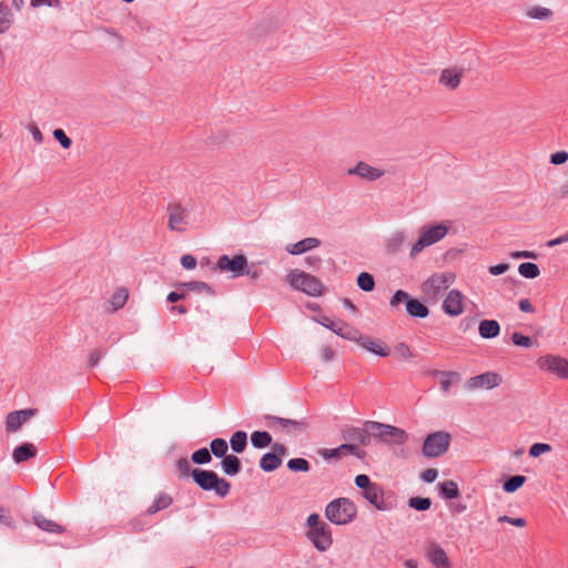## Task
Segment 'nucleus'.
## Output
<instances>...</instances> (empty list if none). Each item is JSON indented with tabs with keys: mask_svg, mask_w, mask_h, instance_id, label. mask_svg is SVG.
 Wrapping results in <instances>:
<instances>
[{
	"mask_svg": "<svg viewBox=\"0 0 568 568\" xmlns=\"http://www.w3.org/2000/svg\"><path fill=\"white\" fill-rule=\"evenodd\" d=\"M13 22V16L11 13L10 8L4 4L0 3V33L7 32Z\"/></svg>",
	"mask_w": 568,
	"mask_h": 568,
	"instance_id": "e433bc0d",
	"label": "nucleus"
},
{
	"mask_svg": "<svg viewBox=\"0 0 568 568\" xmlns=\"http://www.w3.org/2000/svg\"><path fill=\"white\" fill-rule=\"evenodd\" d=\"M400 303H405L406 312L409 316L416 318H425L429 314L428 307L420 301L413 298L403 290H397L389 301L392 307H397Z\"/></svg>",
	"mask_w": 568,
	"mask_h": 568,
	"instance_id": "0eeeda50",
	"label": "nucleus"
},
{
	"mask_svg": "<svg viewBox=\"0 0 568 568\" xmlns=\"http://www.w3.org/2000/svg\"><path fill=\"white\" fill-rule=\"evenodd\" d=\"M454 273H435L423 283L422 290L427 296L437 298L454 283Z\"/></svg>",
	"mask_w": 568,
	"mask_h": 568,
	"instance_id": "1a4fd4ad",
	"label": "nucleus"
},
{
	"mask_svg": "<svg viewBox=\"0 0 568 568\" xmlns=\"http://www.w3.org/2000/svg\"><path fill=\"white\" fill-rule=\"evenodd\" d=\"M323 326H325L326 328L333 331L335 333V331H338V324L339 322H334L333 320H331L329 317L327 316H324L322 318V321L320 322Z\"/></svg>",
	"mask_w": 568,
	"mask_h": 568,
	"instance_id": "0e129e2a",
	"label": "nucleus"
},
{
	"mask_svg": "<svg viewBox=\"0 0 568 568\" xmlns=\"http://www.w3.org/2000/svg\"><path fill=\"white\" fill-rule=\"evenodd\" d=\"M335 334L347 338V339H354L357 341V337L359 335L358 331H356L354 327L348 325L347 323L339 322L338 324V331H335Z\"/></svg>",
	"mask_w": 568,
	"mask_h": 568,
	"instance_id": "a18cd8bd",
	"label": "nucleus"
},
{
	"mask_svg": "<svg viewBox=\"0 0 568 568\" xmlns=\"http://www.w3.org/2000/svg\"><path fill=\"white\" fill-rule=\"evenodd\" d=\"M38 413V409L26 408L21 410H14L7 415L6 429L8 433L17 432L26 422L33 417Z\"/></svg>",
	"mask_w": 568,
	"mask_h": 568,
	"instance_id": "2eb2a0df",
	"label": "nucleus"
},
{
	"mask_svg": "<svg viewBox=\"0 0 568 568\" xmlns=\"http://www.w3.org/2000/svg\"><path fill=\"white\" fill-rule=\"evenodd\" d=\"M511 342L516 346H520V347H524L526 349H535L536 347H538V341L536 338L523 335L519 332H514L511 334Z\"/></svg>",
	"mask_w": 568,
	"mask_h": 568,
	"instance_id": "72a5a7b5",
	"label": "nucleus"
},
{
	"mask_svg": "<svg viewBox=\"0 0 568 568\" xmlns=\"http://www.w3.org/2000/svg\"><path fill=\"white\" fill-rule=\"evenodd\" d=\"M568 161V152L558 151L550 155V163L555 165L564 164Z\"/></svg>",
	"mask_w": 568,
	"mask_h": 568,
	"instance_id": "4d7b16f0",
	"label": "nucleus"
},
{
	"mask_svg": "<svg viewBox=\"0 0 568 568\" xmlns=\"http://www.w3.org/2000/svg\"><path fill=\"white\" fill-rule=\"evenodd\" d=\"M222 470L227 476H235L241 471V460L235 455H226L221 462Z\"/></svg>",
	"mask_w": 568,
	"mask_h": 568,
	"instance_id": "bb28decb",
	"label": "nucleus"
},
{
	"mask_svg": "<svg viewBox=\"0 0 568 568\" xmlns=\"http://www.w3.org/2000/svg\"><path fill=\"white\" fill-rule=\"evenodd\" d=\"M499 523H508L513 526H516V527H525L526 526V520L521 517L519 518H511L509 516H506V515H503V516H499L498 519H497Z\"/></svg>",
	"mask_w": 568,
	"mask_h": 568,
	"instance_id": "6e6d98bb",
	"label": "nucleus"
},
{
	"mask_svg": "<svg viewBox=\"0 0 568 568\" xmlns=\"http://www.w3.org/2000/svg\"><path fill=\"white\" fill-rule=\"evenodd\" d=\"M37 455V448L31 443H23L16 447L12 453V458L17 464L23 463L33 458Z\"/></svg>",
	"mask_w": 568,
	"mask_h": 568,
	"instance_id": "b1692460",
	"label": "nucleus"
},
{
	"mask_svg": "<svg viewBox=\"0 0 568 568\" xmlns=\"http://www.w3.org/2000/svg\"><path fill=\"white\" fill-rule=\"evenodd\" d=\"M478 333L483 338H494L500 333V325L496 320H483L478 325Z\"/></svg>",
	"mask_w": 568,
	"mask_h": 568,
	"instance_id": "393cba45",
	"label": "nucleus"
},
{
	"mask_svg": "<svg viewBox=\"0 0 568 568\" xmlns=\"http://www.w3.org/2000/svg\"><path fill=\"white\" fill-rule=\"evenodd\" d=\"M285 282L296 291H301L310 296H321L324 291V284L316 276L298 268L292 270L285 276Z\"/></svg>",
	"mask_w": 568,
	"mask_h": 568,
	"instance_id": "f257e3e1",
	"label": "nucleus"
},
{
	"mask_svg": "<svg viewBox=\"0 0 568 568\" xmlns=\"http://www.w3.org/2000/svg\"><path fill=\"white\" fill-rule=\"evenodd\" d=\"M426 555L435 568H452L446 551L439 545L430 542L427 547Z\"/></svg>",
	"mask_w": 568,
	"mask_h": 568,
	"instance_id": "aec40b11",
	"label": "nucleus"
},
{
	"mask_svg": "<svg viewBox=\"0 0 568 568\" xmlns=\"http://www.w3.org/2000/svg\"><path fill=\"white\" fill-rule=\"evenodd\" d=\"M231 448L234 453H242L247 446V434L243 430H236L230 439Z\"/></svg>",
	"mask_w": 568,
	"mask_h": 568,
	"instance_id": "473e14b6",
	"label": "nucleus"
},
{
	"mask_svg": "<svg viewBox=\"0 0 568 568\" xmlns=\"http://www.w3.org/2000/svg\"><path fill=\"white\" fill-rule=\"evenodd\" d=\"M450 435L439 430L426 436L423 444V455L427 458H436L444 455L450 445Z\"/></svg>",
	"mask_w": 568,
	"mask_h": 568,
	"instance_id": "423d86ee",
	"label": "nucleus"
},
{
	"mask_svg": "<svg viewBox=\"0 0 568 568\" xmlns=\"http://www.w3.org/2000/svg\"><path fill=\"white\" fill-rule=\"evenodd\" d=\"M191 459L194 464L205 465L212 460V456H211L210 450L204 447V448H200V449L195 450L192 454Z\"/></svg>",
	"mask_w": 568,
	"mask_h": 568,
	"instance_id": "de8ad7c7",
	"label": "nucleus"
},
{
	"mask_svg": "<svg viewBox=\"0 0 568 568\" xmlns=\"http://www.w3.org/2000/svg\"><path fill=\"white\" fill-rule=\"evenodd\" d=\"M503 376L496 372H485L468 378L464 388L467 392L490 390L503 384Z\"/></svg>",
	"mask_w": 568,
	"mask_h": 568,
	"instance_id": "6e6552de",
	"label": "nucleus"
},
{
	"mask_svg": "<svg viewBox=\"0 0 568 568\" xmlns=\"http://www.w3.org/2000/svg\"><path fill=\"white\" fill-rule=\"evenodd\" d=\"M551 450V446L549 444L536 443L529 449V455L531 457H539L541 454L549 453Z\"/></svg>",
	"mask_w": 568,
	"mask_h": 568,
	"instance_id": "603ef678",
	"label": "nucleus"
},
{
	"mask_svg": "<svg viewBox=\"0 0 568 568\" xmlns=\"http://www.w3.org/2000/svg\"><path fill=\"white\" fill-rule=\"evenodd\" d=\"M169 211V223L168 226L171 231L184 232L186 225L187 212L186 209L181 204H170Z\"/></svg>",
	"mask_w": 568,
	"mask_h": 568,
	"instance_id": "dca6fc26",
	"label": "nucleus"
},
{
	"mask_svg": "<svg viewBox=\"0 0 568 568\" xmlns=\"http://www.w3.org/2000/svg\"><path fill=\"white\" fill-rule=\"evenodd\" d=\"M251 443L255 448L267 447L272 443V437L267 432H253Z\"/></svg>",
	"mask_w": 568,
	"mask_h": 568,
	"instance_id": "a19ab883",
	"label": "nucleus"
},
{
	"mask_svg": "<svg viewBox=\"0 0 568 568\" xmlns=\"http://www.w3.org/2000/svg\"><path fill=\"white\" fill-rule=\"evenodd\" d=\"M176 287L186 288L197 293H205L207 295H215V291L207 283L202 281L181 282L176 284Z\"/></svg>",
	"mask_w": 568,
	"mask_h": 568,
	"instance_id": "c756f323",
	"label": "nucleus"
},
{
	"mask_svg": "<svg viewBox=\"0 0 568 568\" xmlns=\"http://www.w3.org/2000/svg\"><path fill=\"white\" fill-rule=\"evenodd\" d=\"M129 298V292L125 287H119L110 298L112 311H119L122 308Z\"/></svg>",
	"mask_w": 568,
	"mask_h": 568,
	"instance_id": "c9c22d12",
	"label": "nucleus"
},
{
	"mask_svg": "<svg viewBox=\"0 0 568 568\" xmlns=\"http://www.w3.org/2000/svg\"><path fill=\"white\" fill-rule=\"evenodd\" d=\"M364 498L376 507L378 510H385L384 493L379 485L373 484L369 488L363 491Z\"/></svg>",
	"mask_w": 568,
	"mask_h": 568,
	"instance_id": "412c9836",
	"label": "nucleus"
},
{
	"mask_svg": "<svg viewBox=\"0 0 568 568\" xmlns=\"http://www.w3.org/2000/svg\"><path fill=\"white\" fill-rule=\"evenodd\" d=\"M347 175H356L363 180L373 182L381 179L384 175V171L364 161H359L355 166L347 170Z\"/></svg>",
	"mask_w": 568,
	"mask_h": 568,
	"instance_id": "a211bd4d",
	"label": "nucleus"
},
{
	"mask_svg": "<svg viewBox=\"0 0 568 568\" xmlns=\"http://www.w3.org/2000/svg\"><path fill=\"white\" fill-rule=\"evenodd\" d=\"M408 506L419 511H425L430 508L432 500L428 497H412L408 499Z\"/></svg>",
	"mask_w": 568,
	"mask_h": 568,
	"instance_id": "49530a36",
	"label": "nucleus"
},
{
	"mask_svg": "<svg viewBox=\"0 0 568 568\" xmlns=\"http://www.w3.org/2000/svg\"><path fill=\"white\" fill-rule=\"evenodd\" d=\"M192 478L201 489L205 491L214 490L219 497L223 498L230 493L231 484L225 478L219 477L214 470L194 468Z\"/></svg>",
	"mask_w": 568,
	"mask_h": 568,
	"instance_id": "f03ea898",
	"label": "nucleus"
},
{
	"mask_svg": "<svg viewBox=\"0 0 568 568\" xmlns=\"http://www.w3.org/2000/svg\"><path fill=\"white\" fill-rule=\"evenodd\" d=\"M434 374L442 376L440 387L445 393L449 390L454 382H458L460 379V375L456 372L435 371Z\"/></svg>",
	"mask_w": 568,
	"mask_h": 568,
	"instance_id": "4c0bfd02",
	"label": "nucleus"
},
{
	"mask_svg": "<svg viewBox=\"0 0 568 568\" xmlns=\"http://www.w3.org/2000/svg\"><path fill=\"white\" fill-rule=\"evenodd\" d=\"M244 275H247L251 280H258L263 275V270L255 264L251 266H246L244 270Z\"/></svg>",
	"mask_w": 568,
	"mask_h": 568,
	"instance_id": "5fc2aeb1",
	"label": "nucleus"
},
{
	"mask_svg": "<svg viewBox=\"0 0 568 568\" xmlns=\"http://www.w3.org/2000/svg\"><path fill=\"white\" fill-rule=\"evenodd\" d=\"M0 524L10 528L16 527L12 516L2 506H0Z\"/></svg>",
	"mask_w": 568,
	"mask_h": 568,
	"instance_id": "864d4df0",
	"label": "nucleus"
},
{
	"mask_svg": "<svg viewBox=\"0 0 568 568\" xmlns=\"http://www.w3.org/2000/svg\"><path fill=\"white\" fill-rule=\"evenodd\" d=\"M356 282H357L358 287L361 290H363L364 292H372L375 287L374 277L367 272H362L357 276Z\"/></svg>",
	"mask_w": 568,
	"mask_h": 568,
	"instance_id": "c03bdc74",
	"label": "nucleus"
},
{
	"mask_svg": "<svg viewBox=\"0 0 568 568\" xmlns=\"http://www.w3.org/2000/svg\"><path fill=\"white\" fill-rule=\"evenodd\" d=\"M356 515L355 504L346 497L332 500L325 508V517L335 525H346L353 521Z\"/></svg>",
	"mask_w": 568,
	"mask_h": 568,
	"instance_id": "7ed1b4c3",
	"label": "nucleus"
},
{
	"mask_svg": "<svg viewBox=\"0 0 568 568\" xmlns=\"http://www.w3.org/2000/svg\"><path fill=\"white\" fill-rule=\"evenodd\" d=\"M519 274L525 278H536L539 276L540 271L537 264L531 262H524L518 266Z\"/></svg>",
	"mask_w": 568,
	"mask_h": 568,
	"instance_id": "ea45409f",
	"label": "nucleus"
},
{
	"mask_svg": "<svg viewBox=\"0 0 568 568\" xmlns=\"http://www.w3.org/2000/svg\"><path fill=\"white\" fill-rule=\"evenodd\" d=\"M368 427L373 429V437L379 439L388 445H403L406 443L407 433L393 425L383 424L379 422L368 420Z\"/></svg>",
	"mask_w": 568,
	"mask_h": 568,
	"instance_id": "20e7f679",
	"label": "nucleus"
},
{
	"mask_svg": "<svg viewBox=\"0 0 568 568\" xmlns=\"http://www.w3.org/2000/svg\"><path fill=\"white\" fill-rule=\"evenodd\" d=\"M462 77V71H456L454 69H444L439 77V83L450 90H455L459 87Z\"/></svg>",
	"mask_w": 568,
	"mask_h": 568,
	"instance_id": "5701e85b",
	"label": "nucleus"
},
{
	"mask_svg": "<svg viewBox=\"0 0 568 568\" xmlns=\"http://www.w3.org/2000/svg\"><path fill=\"white\" fill-rule=\"evenodd\" d=\"M53 138L61 144L63 149H69L72 144L71 139L62 129H55L53 131Z\"/></svg>",
	"mask_w": 568,
	"mask_h": 568,
	"instance_id": "3c124183",
	"label": "nucleus"
},
{
	"mask_svg": "<svg viewBox=\"0 0 568 568\" xmlns=\"http://www.w3.org/2000/svg\"><path fill=\"white\" fill-rule=\"evenodd\" d=\"M357 342L364 349L374 355H388V352L385 351L377 341L369 336L358 335Z\"/></svg>",
	"mask_w": 568,
	"mask_h": 568,
	"instance_id": "c85d7f7f",
	"label": "nucleus"
},
{
	"mask_svg": "<svg viewBox=\"0 0 568 568\" xmlns=\"http://www.w3.org/2000/svg\"><path fill=\"white\" fill-rule=\"evenodd\" d=\"M306 536L320 551L327 550L333 542L332 532L327 524L308 529Z\"/></svg>",
	"mask_w": 568,
	"mask_h": 568,
	"instance_id": "f8f14e48",
	"label": "nucleus"
},
{
	"mask_svg": "<svg viewBox=\"0 0 568 568\" xmlns=\"http://www.w3.org/2000/svg\"><path fill=\"white\" fill-rule=\"evenodd\" d=\"M173 503V498L165 493L160 494L153 504L146 509L148 515H154L160 510L166 509Z\"/></svg>",
	"mask_w": 568,
	"mask_h": 568,
	"instance_id": "7c9ffc66",
	"label": "nucleus"
},
{
	"mask_svg": "<svg viewBox=\"0 0 568 568\" xmlns=\"http://www.w3.org/2000/svg\"><path fill=\"white\" fill-rule=\"evenodd\" d=\"M323 524H325V523L321 520V517L317 514H311L307 517V526L310 527V529L317 527L320 525H323Z\"/></svg>",
	"mask_w": 568,
	"mask_h": 568,
	"instance_id": "338daca9",
	"label": "nucleus"
},
{
	"mask_svg": "<svg viewBox=\"0 0 568 568\" xmlns=\"http://www.w3.org/2000/svg\"><path fill=\"white\" fill-rule=\"evenodd\" d=\"M287 467L292 471H308L310 463L304 458H292L287 462Z\"/></svg>",
	"mask_w": 568,
	"mask_h": 568,
	"instance_id": "8fccbe9b",
	"label": "nucleus"
},
{
	"mask_svg": "<svg viewBox=\"0 0 568 568\" xmlns=\"http://www.w3.org/2000/svg\"><path fill=\"white\" fill-rule=\"evenodd\" d=\"M449 227L444 223L423 229L418 240L412 245L409 256L415 258L425 247L430 246L448 233Z\"/></svg>",
	"mask_w": 568,
	"mask_h": 568,
	"instance_id": "39448f33",
	"label": "nucleus"
},
{
	"mask_svg": "<svg viewBox=\"0 0 568 568\" xmlns=\"http://www.w3.org/2000/svg\"><path fill=\"white\" fill-rule=\"evenodd\" d=\"M196 258L195 256L191 255V254H185L181 257V265L185 268V270H193L195 268L196 266Z\"/></svg>",
	"mask_w": 568,
	"mask_h": 568,
	"instance_id": "bf43d9fd",
	"label": "nucleus"
},
{
	"mask_svg": "<svg viewBox=\"0 0 568 568\" xmlns=\"http://www.w3.org/2000/svg\"><path fill=\"white\" fill-rule=\"evenodd\" d=\"M464 295L458 290H452L443 302V310L450 316H458L463 313Z\"/></svg>",
	"mask_w": 568,
	"mask_h": 568,
	"instance_id": "6ab92c4d",
	"label": "nucleus"
},
{
	"mask_svg": "<svg viewBox=\"0 0 568 568\" xmlns=\"http://www.w3.org/2000/svg\"><path fill=\"white\" fill-rule=\"evenodd\" d=\"M175 469L180 478H187L192 476L191 463L186 457H180L175 462Z\"/></svg>",
	"mask_w": 568,
	"mask_h": 568,
	"instance_id": "79ce46f5",
	"label": "nucleus"
},
{
	"mask_svg": "<svg viewBox=\"0 0 568 568\" xmlns=\"http://www.w3.org/2000/svg\"><path fill=\"white\" fill-rule=\"evenodd\" d=\"M566 242H568V232L566 234H564V235H560V236H558L556 239H552V240L548 241L546 243V246L547 247H554V246L564 244Z\"/></svg>",
	"mask_w": 568,
	"mask_h": 568,
	"instance_id": "69168bd1",
	"label": "nucleus"
},
{
	"mask_svg": "<svg viewBox=\"0 0 568 568\" xmlns=\"http://www.w3.org/2000/svg\"><path fill=\"white\" fill-rule=\"evenodd\" d=\"M407 236L404 231H397L386 240L385 250L387 254L398 253L406 243Z\"/></svg>",
	"mask_w": 568,
	"mask_h": 568,
	"instance_id": "a878e982",
	"label": "nucleus"
},
{
	"mask_svg": "<svg viewBox=\"0 0 568 568\" xmlns=\"http://www.w3.org/2000/svg\"><path fill=\"white\" fill-rule=\"evenodd\" d=\"M526 481V477L523 476V475H515V476H511L509 477L505 483H504V490L506 493H514L516 491L518 488H520Z\"/></svg>",
	"mask_w": 568,
	"mask_h": 568,
	"instance_id": "37998d69",
	"label": "nucleus"
},
{
	"mask_svg": "<svg viewBox=\"0 0 568 568\" xmlns=\"http://www.w3.org/2000/svg\"><path fill=\"white\" fill-rule=\"evenodd\" d=\"M437 475H438L437 469H435V468H427V469H425V470L422 473L420 478H422L425 483H433V481H435V480H436Z\"/></svg>",
	"mask_w": 568,
	"mask_h": 568,
	"instance_id": "052dcab7",
	"label": "nucleus"
},
{
	"mask_svg": "<svg viewBox=\"0 0 568 568\" xmlns=\"http://www.w3.org/2000/svg\"><path fill=\"white\" fill-rule=\"evenodd\" d=\"M265 419L267 420L268 427H274L278 425L283 432L288 434L300 433L305 429L306 424L303 420L283 418L272 415H266Z\"/></svg>",
	"mask_w": 568,
	"mask_h": 568,
	"instance_id": "f3484780",
	"label": "nucleus"
},
{
	"mask_svg": "<svg viewBox=\"0 0 568 568\" xmlns=\"http://www.w3.org/2000/svg\"><path fill=\"white\" fill-rule=\"evenodd\" d=\"M374 483L371 481L369 477L367 475H357L355 477V485L363 489L366 490L367 488H369Z\"/></svg>",
	"mask_w": 568,
	"mask_h": 568,
	"instance_id": "13d9d810",
	"label": "nucleus"
},
{
	"mask_svg": "<svg viewBox=\"0 0 568 568\" xmlns=\"http://www.w3.org/2000/svg\"><path fill=\"white\" fill-rule=\"evenodd\" d=\"M227 443L223 438H214L210 443V453L211 456L214 455L217 458H224L227 454Z\"/></svg>",
	"mask_w": 568,
	"mask_h": 568,
	"instance_id": "58836bf2",
	"label": "nucleus"
},
{
	"mask_svg": "<svg viewBox=\"0 0 568 568\" xmlns=\"http://www.w3.org/2000/svg\"><path fill=\"white\" fill-rule=\"evenodd\" d=\"M394 352L396 355H412L409 346L405 343H398L395 346Z\"/></svg>",
	"mask_w": 568,
	"mask_h": 568,
	"instance_id": "774afa93",
	"label": "nucleus"
},
{
	"mask_svg": "<svg viewBox=\"0 0 568 568\" xmlns=\"http://www.w3.org/2000/svg\"><path fill=\"white\" fill-rule=\"evenodd\" d=\"M510 257L513 258H537V254L532 251H515L510 253Z\"/></svg>",
	"mask_w": 568,
	"mask_h": 568,
	"instance_id": "e2e57ef3",
	"label": "nucleus"
},
{
	"mask_svg": "<svg viewBox=\"0 0 568 568\" xmlns=\"http://www.w3.org/2000/svg\"><path fill=\"white\" fill-rule=\"evenodd\" d=\"M282 464V458L273 453H266L260 460V467L264 471H273L277 469Z\"/></svg>",
	"mask_w": 568,
	"mask_h": 568,
	"instance_id": "2f4dec72",
	"label": "nucleus"
},
{
	"mask_svg": "<svg viewBox=\"0 0 568 568\" xmlns=\"http://www.w3.org/2000/svg\"><path fill=\"white\" fill-rule=\"evenodd\" d=\"M552 14V11L548 8H544V7H532L530 8L528 11H527V16L531 19H537V20H545V19H548L550 18Z\"/></svg>",
	"mask_w": 568,
	"mask_h": 568,
	"instance_id": "09e8293b",
	"label": "nucleus"
},
{
	"mask_svg": "<svg viewBox=\"0 0 568 568\" xmlns=\"http://www.w3.org/2000/svg\"><path fill=\"white\" fill-rule=\"evenodd\" d=\"M342 438L347 444H361V445H368L371 443V438L373 437V429L368 427V420H366L362 427H355V426H345L341 430Z\"/></svg>",
	"mask_w": 568,
	"mask_h": 568,
	"instance_id": "9b49d317",
	"label": "nucleus"
},
{
	"mask_svg": "<svg viewBox=\"0 0 568 568\" xmlns=\"http://www.w3.org/2000/svg\"><path fill=\"white\" fill-rule=\"evenodd\" d=\"M317 453L326 460H338L348 455H354L358 459H364L366 457V452L363 448L358 447L356 444L347 443H344L336 448H321Z\"/></svg>",
	"mask_w": 568,
	"mask_h": 568,
	"instance_id": "9d476101",
	"label": "nucleus"
},
{
	"mask_svg": "<svg viewBox=\"0 0 568 568\" xmlns=\"http://www.w3.org/2000/svg\"><path fill=\"white\" fill-rule=\"evenodd\" d=\"M321 245V240L316 237H306L294 244H288L286 251L292 255H301L307 251L316 248Z\"/></svg>",
	"mask_w": 568,
	"mask_h": 568,
	"instance_id": "4be33fe9",
	"label": "nucleus"
},
{
	"mask_svg": "<svg viewBox=\"0 0 568 568\" xmlns=\"http://www.w3.org/2000/svg\"><path fill=\"white\" fill-rule=\"evenodd\" d=\"M440 496L446 499H454L459 496L458 485L454 480H446L438 484Z\"/></svg>",
	"mask_w": 568,
	"mask_h": 568,
	"instance_id": "f704fd0d",
	"label": "nucleus"
},
{
	"mask_svg": "<svg viewBox=\"0 0 568 568\" xmlns=\"http://www.w3.org/2000/svg\"><path fill=\"white\" fill-rule=\"evenodd\" d=\"M247 266V260L244 255H235L230 257L229 255H221L217 260V267L222 271L233 273V276L244 275V270Z\"/></svg>",
	"mask_w": 568,
	"mask_h": 568,
	"instance_id": "4468645a",
	"label": "nucleus"
},
{
	"mask_svg": "<svg viewBox=\"0 0 568 568\" xmlns=\"http://www.w3.org/2000/svg\"><path fill=\"white\" fill-rule=\"evenodd\" d=\"M537 364L540 369L548 371L560 378H568L567 357H539Z\"/></svg>",
	"mask_w": 568,
	"mask_h": 568,
	"instance_id": "ddd939ff",
	"label": "nucleus"
},
{
	"mask_svg": "<svg viewBox=\"0 0 568 568\" xmlns=\"http://www.w3.org/2000/svg\"><path fill=\"white\" fill-rule=\"evenodd\" d=\"M34 524L42 530L53 534H61L64 531L63 527L54 520L45 518L43 515L33 516Z\"/></svg>",
	"mask_w": 568,
	"mask_h": 568,
	"instance_id": "cd10ccee",
	"label": "nucleus"
},
{
	"mask_svg": "<svg viewBox=\"0 0 568 568\" xmlns=\"http://www.w3.org/2000/svg\"><path fill=\"white\" fill-rule=\"evenodd\" d=\"M509 268V264L508 263H500V264H497V265H491L488 267V272L491 274V275H501L504 274L505 272H507Z\"/></svg>",
	"mask_w": 568,
	"mask_h": 568,
	"instance_id": "680f3d73",
	"label": "nucleus"
}]
</instances>
